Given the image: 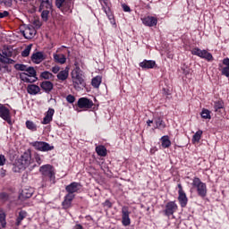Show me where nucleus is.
I'll return each instance as SVG.
<instances>
[{"label": "nucleus", "mask_w": 229, "mask_h": 229, "mask_svg": "<svg viewBox=\"0 0 229 229\" xmlns=\"http://www.w3.org/2000/svg\"><path fill=\"white\" fill-rule=\"evenodd\" d=\"M91 85L94 87V89H99V86L101 85V77L97 76L92 79Z\"/></svg>", "instance_id": "37"}, {"label": "nucleus", "mask_w": 229, "mask_h": 229, "mask_svg": "<svg viewBox=\"0 0 229 229\" xmlns=\"http://www.w3.org/2000/svg\"><path fill=\"white\" fill-rule=\"evenodd\" d=\"M8 199H10V194H8L6 192L0 193V201H2L3 203H6V201H8Z\"/></svg>", "instance_id": "44"}, {"label": "nucleus", "mask_w": 229, "mask_h": 229, "mask_svg": "<svg viewBox=\"0 0 229 229\" xmlns=\"http://www.w3.org/2000/svg\"><path fill=\"white\" fill-rule=\"evenodd\" d=\"M77 105L79 108H84L85 110H89V108H92L94 102H92V100L87 98H79Z\"/></svg>", "instance_id": "13"}, {"label": "nucleus", "mask_w": 229, "mask_h": 229, "mask_svg": "<svg viewBox=\"0 0 229 229\" xmlns=\"http://www.w3.org/2000/svg\"><path fill=\"white\" fill-rule=\"evenodd\" d=\"M26 128L31 131H37V125L32 121L28 120L26 122Z\"/></svg>", "instance_id": "39"}, {"label": "nucleus", "mask_w": 229, "mask_h": 229, "mask_svg": "<svg viewBox=\"0 0 229 229\" xmlns=\"http://www.w3.org/2000/svg\"><path fill=\"white\" fill-rule=\"evenodd\" d=\"M162 148H169L171 146V140H169V136H163L161 138Z\"/></svg>", "instance_id": "36"}, {"label": "nucleus", "mask_w": 229, "mask_h": 229, "mask_svg": "<svg viewBox=\"0 0 229 229\" xmlns=\"http://www.w3.org/2000/svg\"><path fill=\"white\" fill-rule=\"evenodd\" d=\"M20 1H23V3H26L28 0H20Z\"/></svg>", "instance_id": "61"}, {"label": "nucleus", "mask_w": 229, "mask_h": 229, "mask_svg": "<svg viewBox=\"0 0 229 229\" xmlns=\"http://www.w3.org/2000/svg\"><path fill=\"white\" fill-rule=\"evenodd\" d=\"M99 3H101L103 6V10H106L105 6H108V0H99Z\"/></svg>", "instance_id": "56"}, {"label": "nucleus", "mask_w": 229, "mask_h": 229, "mask_svg": "<svg viewBox=\"0 0 229 229\" xmlns=\"http://www.w3.org/2000/svg\"><path fill=\"white\" fill-rule=\"evenodd\" d=\"M1 4H4V6H7L8 8L12 7L13 2L12 0H2Z\"/></svg>", "instance_id": "47"}, {"label": "nucleus", "mask_w": 229, "mask_h": 229, "mask_svg": "<svg viewBox=\"0 0 229 229\" xmlns=\"http://www.w3.org/2000/svg\"><path fill=\"white\" fill-rule=\"evenodd\" d=\"M157 65V63L153 60H144L140 63L141 69H153Z\"/></svg>", "instance_id": "24"}, {"label": "nucleus", "mask_w": 229, "mask_h": 229, "mask_svg": "<svg viewBox=\"0 0 229 229\" xmlns=\"http://www.w3.org/2000/svg\"><path fill=\"white\" fill-rule=\"evenodd\" d=\"M46 8L47 10H53V0H44L40 3L38 12H42Z\"/></svg>", "instance_id": "25"}, {"label": "nucleus", "mask_w": 229, "mask_h": 229, "mask_svg": "<svg viewBox=\"0 0 229 229\" xmlns=\"http://www.w3.org/2000/svg\"><path fill=\"white\" fill-rule=\"evenodd\" d=\"M27 92L30 96H37L40 92V87L35 84H30L27 86Z\"/></svg>", "instance_id": "22"}, {"label": "nucleus", "mask_w": 229, "mask_h": 229, "mask_svg": "<svg viewBox=\"0 0 229 229\" xmlns=\"http://www.w3.org/2000/svg\"><path fill=\"white\" fill-rule=\"evenodd\" d=\"M24 38L31 39L37 35V30L32 25L28 26L25 30L22 31Z\"/></svg>", "instance_id": "15"}, {"label": "nucleus", "mask_w": 229, "mask_h": 229, "mask_svg": "<svg viewBox=\"0 0 229 229\" xmlns=\"http://www.w3.org/2000/svg\"><path fill=\"white\" fill-rule=\"evenodd\" d=\"M96 151L98 157H106V148L103 145L96 147Z\"/></svg>", "instance_id": "32"}, {"label": "nucleus", "mask_w": 229, "mask_h": 229, "mask_svg": "<svg viewBox=\"0 0 229 229\" xmlns=\"http://www.w3.org/2000/svg\"><path fill=\"white\" fill-rule=\"evenodd\" d=\"M81 189V183L73 182L65 187V191L70 196H74V192H79Z\"/></svg>", "instance_id": "11"}, {"label": "nucleus", "mask_w": 229, "mask_h": 229, "mask_svg": "<svg viewBox=\"0 0 229 229\" xmlns=\"http://www.w3.org/2000/svg\"><path fill=\"white\" fill-rule=\"evenodd\" d=\"M6 164V157L4 155H0V165H4Z\"/></svg>", "instance_id": "54"}, {"label": "nucleus", "mask_w": 229, "mask_h": 229, "mask_svg": "<svg viewBox=\"0 0 229 229\" xmlns=\"http://www.w3.org/2000/svg\"><path fill=\"white\" fill-rule=\"evenodd\" d=\"M52 72H54V74H58V72H60V67L59 66L52 67Z\"/></svg>", "instance_id": "57"}, {"label": "nucleus", "mask_w": 229, "mask_h": 229, "mask_svg": "<svg viewBox=\"0 0 229 229\" xmlns=\"http://www.w3.org/2000/svg\"><path fill=\"white\" fill-rule=\"evenodd\" d=\"M163 92L165 96H168L169 95V89H165V88H163Z\"/></svg>", "instance_id": "58"}, {"label": "nucleus", "mask_w": 229, "mask_h": 229, "mask_svg": "<svg viewBox=\"0 0 229 229\" xmlns=\"http://www.w3.org/2000/svg\"><path fill=\"white\" fill-rule=\"evenodd\" d=\"M0 223L2 225V228H6V213L3 208H0Z\"/></svg>", "instance_id": "34"}, {"label": "nucleus", "mask_w": 229, "mask_h": 229, "mask_svg": "<svg viewBox=\"0 0 229 229\" xmlns=\"http://www.w3.org/2000/svg\"><path fill=\"white\" fill-rule=\"evenodd\" d=\"M2 64H15V60L10 57H5L4 58V61L2 62Z\"/></svg>", "instance_id": "48"}, {"label": "nucleus", "mask_w": 229, "mask_h": 229, "mask_svg": "<svg viewBox=\"0 0 229 229\" xmlns=\"http://www.w3.org/2000/svg\"><path fill=\"white\" fill-rule=\"evenodd\" d=\"M2 55H4V58H15L17 56L15 49L12 46H4Z\"/></svg>", "instance_id": "14"}, {"label": "nucleus", "mask_w": 229, "mask_h": 229, "mask_svg": "<svg viewBox=\"0 0 229 229\" xmlns=\"http://www.w3.org/2000/svg\"><path fill=\"white\" fill-rule=\"evenodd\" d=\"M55 6L63 13H67V12H72V0H55Z\"/></svg>", "instance_id": "5"}, {"label": "nucleus", "mask_w": 229, "mask_h": 229, "mask_svg": "<svg viewBox=\"0 0 229 229\" xmlns=\"http://www.w3.org/2000/svg\"><path fill=\"white\" fill-rule=\"evenodd\" d=\"M66 101H67L68 103L72 104V103H74V102L76 101V98H75L74 96H72V95H68V96L66 97Z\"/></svg>", "instance_id": "49"}, {"label": "nucleus", "mask_w": 229, "mask_h": 229, "mask_svg": "<svg viewBox=\"0 0 229 229\" xmlns=\"http://www.w3.org/2000/svg\"><path fill=\"white\" fill-rule=\"evenodd\" d=\"M122 224L123 226H130L131 224V221L130 220V210L126 206L122 208Z\"/></svg>", "instance_id": "12"}, {"label": "nucleus", "mask_w": 229, "mask_h": 229, "mask_svg": "<svg viewBox=\"0 0 229 229\" xmlns=\"http://www.w3.org/2000/svg\"><path fill=\"white\" fill-rule=\"evenodd\" d=\"M213 108L215 112H221L225 108V103L222 100L216 101L214 103Z\"/></svg>", "instance_id": "33"}, {"label": "nucleus", "mask_w": 229, "mask_h": 229, "mask_svg": "<svg viewBox=\"0 0 229 229\" xmlns=\"http://www.w3.org/2000/svg\"><path fill=\"white\" fill-rule=\"evenodd\" d=\"M39 78L42 80H52V78H55V75L51 72L45 71L40 73Z\"/></svg>", "instance_id": "35"}, {"label": "nucleus", "mask_w": 229, "mask_h": 229, "mask_svg": "<svg viewBox=\"0 0 229 229\" xmlns=\"http://www.w3.org/2000/svg\"><path fill=\"white\" fill-rule=\"evenodd\" d=\"M39 173L43 174L44 180H49V182H52L55 183V168L51 165H45L40 166Z\"/></svg>", "instance_id": "3"}, {"label": "nucleus", "mask_w": 229, "mask_h": 229, "mask_svg": "<svg viewBox=\"0 0 229 229\" xmlns=\"http://www.w3.org/2000/svg\"><path fill=\"white\" fill-rule=\"evenodd\" d=\"M201 135H203V131L199 130L192 137V142H199L201 140Z\"/></svg>", "instance_id": "38"}, {"label": "nucleus", "mask_w": 229, "mask_h": 229, "mask_svg": "<svg viewBox=\"0 0 229 229\" xmlns=\"http://www.w3.org/2000/svg\"><path fill=\"white\" fill-rule=\"evenodd\" d=\"M54 60L56 64H65L67 62V58L63 54H55Z\"/></svg>", "instance_id": "30"}, {"label": "nucleus", "mask_w": 229, "mask_h": 229, "mask_svg": "<svg viewBox=\"0 0 229 229\" xmlns=\"http://www.w3.org/2000/svg\"><path fill=\"white\" fill-rule=\"evenodd\" d=\"M191 55H195V56H199V58H203L208 62H212L214 60V56L207 50H201L199 47H195L191 50Z\"/></svg>", "instance_id": "6"}, {"label": "nucleus", "mask_w": 229, "mask_h": 229, "mask_svg": "<svg viewBox=\"0 0 229 229\" xmlns=\"http://www.w3.org/2000/svg\"><path fill=\"white\" fill-rule=\"evenodd\" d=\"M104 12L106 13L109 21H111V24H115V19H114V15L112 14V13L110 11V7H107V10L104 9Z\"/></svg>", "instance_id": "41"}, {"label": "nucleus", "mask_w": 229, "mask_h": 229, "mask_svg": "<svg viewBox=\"0 0 229 229\" xmlns=\"http://www.w3.org/2000/svg\"><path fill=\"white\" fill-rule=\"evenodd\" d=\"M26 217H28V212L24 210L20 211L16 218V223H15L16 226H21V223H22V221L26 219Z\"/></svg>", "instance_id": "28"}, {"label": "nucleus", "mask_w": 229, "mask_h": 229, "mask_svg": "<svg viewBox=\"0 0 229 229\" xmlns=\"http://www.w3.org/2000/svg\"><path fill=\"white\" fill-rule=\"evenodd\" d=\"M142 22L145 24V26H149V28H152L153 26H157V24H158V20L156 17L148 16L142 20Z\"/></svg>", "instance_id": "17"}, {"label": "nucleus", "mask_w": 229, "mask_h": 229, "mask_svg": "<svg viewBox=\"0 0 229 229\" xmlns=\"http://www.w3.org/2000/svg\"><path fill=\"white\" fill-rule=\"evenodd\" d=\"M178 210V205H176V202L174 201H169L166 203L165 207L164 215L166 216V217H171Z\"/></svg>", "instance_id": "9"}, {"label": "nucleus", "mask_w": 229, "mask_h": 229, "mask_svg": "<svg viewBox=\"0 0 229 229\" xmlns=\"http://www.w3.org/2000/svg\"><path fill=\"white\" fill-rule=\"evenodd\" d=\"M152 123H153V120H148L147 122L148 126H151Z\"/></svg>", "instance_id": "60"}, {"label": "nucleus", "mask_w": 229, "mask_h": 229, "mask_svg": "<svg viewBox=\"0 0 229 229\" xmlns=\"http://www.w3.org/2000/svg\"><path fill=\"white\" fill-rule=\"evenodd\" d=\"M33 189L29 188V189H24L21 191V193L19 196V199H21V201H25V199H30L31 196H33Z\"/></svg>", "instance_id": "18"}, {"label": "nucleus", "mask_w": 229, "mask_h": 229, "mask_svg": "<svg viewBox=\"0 0 229 229\" xmlns=\"http://www.w3.org/2000/svg\"><path fill=\"white\" fill-rule=\"evenodd\" d=\"M122 8H123V12H131V9L126 4H123Z\"/></svg>", "instance_id": "55"}, {"label": "nucleus", "mask_w": 229, "mask_h": 229, "mask_svg": "<svg viewBox=\"0 0 229 229\" xmlns=\"http://www.w3.org/2000/svg\"><path fill=\"white\" fill-rule=\"evenodd\" d=\"M40 88L42 89V90H44V92L49 94V92L53 90L54 85L53 82L49 81H44L40 83Z\"/></svg>", "instance_id": "20"}, {"label": "nucleus", "mask_w": 229, "mask_h": 229, "mask_svg": "<svg viewBox=\"0 0 229 229\" xmlns=\"http://www.w3.org/2000/svg\"><path fill=\"white\" fill-rule=\"evenodd\" d=\"M0 117L8 124H12V115L10 114V109L4 106V105L0 104Z\"/></svg>", "instance_id": "10"}, {"label": "nucleus", "mask_w": 229, "mask_h": 229, "mask_svg": "<svg viewBox=\"0 0 229 229\" xmlns=\"http://www.w3.org/2000/svg\"><path fill=\"white\" fill-rule=\"evenodd\" d=\"M154 123L156 124L155 128L157 130H164L165 128V122H164V118L157 116L154 119Z\"/></svg>", "instance_id": "26"}, {"label": "nucleus", "mask_w": 229, "mask_h": 229, "mask_svg": "<svg viewBox=\"0 0 229 229\" xmlns=\"http://www.w3.org/2000/svg\"><path fill=\"white\" fill-rule=\"evenodd\" d=\"M75 195H65L64 199L62 202V207L64 210H68V208H71L72 207V199H74Z\"/></svg>", "instance_id": "16"}, {"label": "nucleus", "mask_w": 229, "mask_h": 229, "mask_svg": "<svg viewBox=\"0 0 229 229\" xmlns=\"http://www.w3.org/2000/svg\"><path fill=\"white\" fill-rule=\"evenodd\" d=\"M200 115L202 119H212V116L210 115V111L208 109H202Z\"/></svg>", "instance_id": "40"}, {"label": "nucleus", "mask_w": 229, "mask_h": 229, "mask_svg": "<svg viewBox=\"0 0 229 229\" xmlns=\"http://www.w3.org/2000/svg\"><path fill=\"white\" fill-rule=\"evenodd\" d=\"M69 78V68H65V70H63L58 72L57 74V80L60 81H65Z\"/></svg>", "instance_id": "27"}, {"label": "nucleus", "mask_w": 229, "mask_h": 229, "mask_svg": "<svg viewBox=\"0 0 229 229\" xmlns=\"http://www.w3.org/2000/svg\"><path fill=\"white\" fill-rule=\"evenodd\" d=\"M32 45L27 46V47L21 52V56L23 58H26L27 56H30V52L31 51Z\"/></svg>", "instance_id": "43"}, {"label": "nucleus", "mask_w": 229, "mask_h": 229, "mask_svg": "<svg viewBox=\"0 0 229 229\" xmlns=\"http://www.w3.org/2000/svg\"><path fill=\"white\" fill-rule=\"evenodd\" d=\"M30 145L34 149H37V151H52V149H55L54 146L49 145V143L46 141H33L30 142Z\"/></svg>", "instance_id": "7"}, {"label": "nucleus", "mask_w": 229, "mask_h": 229, "mask_svg": "<svg viewBox=\"0 0 229 229\" xmlns=\"http://www.w3.org/2000/svg\"><path fill=\"white\" fill-rule=\"evenodd\" d=\"M41 19L47 22L49 21V9L43 10L41 13Z\"/></svg>", "instance_id": "42"}, {"label": "nucleus", "mask_w": 229, "mask_h": 229, "mask_svg": "<svg viewBox=\"0 0 229 229\" xmlns=\"http://www.w3.org/2000/svg\"><path fill=\"white\" fill-rule=\"evenodd\" d=\"M10 15V13L8 11H4L3 13H0V19H4V17H8Z\"/></svg>", "instance_id": "53"}, {"label": "nucleus", "mask_w": 229, "mask_h": 229, "mask_svg": "<svg viewBox=\"0 0 229 229\" xmlns=\"http://www.w3.org/2000/svg\"><path fill=\"white\" fill-rule=\"evenodd\" d=\"M31 60L34 62V64H40L46 60V57L44 56V53L37 52L31 55Z\"/></svg>", "instance_id": "21"}, {"label": "nucleus", "mask_w": 229, "mask_h": 229, "mask_svg": "<svg viewBox=\"0 0 229 229\" xmlns=\"http://www.w3.org/2000/svg\"><path fill=\"white\" fill-rule=\"evenodd\" d=\"M75 65H76L75 69H73L71 73L73 87L77 90H83V89H85L87 84L85 82V79H83L81 69L80 68V66H78V64H75Z\"/></svg>", "instance_id": "2"}, {"label": "nucleus", "mask_w": 229, "mask_h": 229, "mask_svg": "<svg viewBox=\"0 0 229 229\" xmlns=\"http://www.w3.org/2000/svg\"><path fill=\"white\" fill-rule=\"evenodd\" d=\"M14 1H16V2H17V0H14Z\"/></svg>", "instance_id": "63"}, {"label": "nucleus", "mask_w": 229, "mask_h": 229, "mask_svg": "<svg viewBox=\"0 0 229 229\" xmlns=\"http://www.w3.org/2000/svg\"><path fill=\"white\" fill-rule=\"evenodd\" d=\"M32 24H33V28H35V30H40V28L42 26V22H40V20H34Z\"/></svg>", "instance_id": "46"}, {"label": "nucleus", "mask_w": 229, "mask_h": 229, "mask_svg": "<svg viewBox=\"0 0 229 229\" xmlns=\"http://www.w3.org/2000/svg\"><path fill=\"white\" fill-rule=\"evenodd\" d=\"M223 65H225V67L219 69V71L222 76H225L226 78H229V58L228 57L223 59Z\"/></svg>", "instance_id": "19"}, {"label": "nucleus", "mask_w": 229, "mask_h": 229, "mask_svg": "<svg viewBox=\"0 0 229 229\" xmlns=\"http://www.w3.org/2000/svg\"><path fill=\"white\" fill-rule=\"evenodd\" d=\"M27 72V76H29V78H34V80H36L37 77V70H35L34 67L32 66H27V71H25Z\"/></svg>", "instance_id": "31"}, {"label": "nucleus", "mask_w": 229, "mask_h": 229, "mask_svg": "<svg viewBox=\"0 0 229 229\" xmlns=\"http://www.w3.org/2000/svg\"><path fill=\"white\" fill-rule=\"evenodd\" d=\"M0 71L2 72H10V70L8 69V65H1L0 64Z\"/></svg>", "instance_id": "52"}, {"label": "nucleus", "mask_w": 229, "mask_h": 229, "mask_svg": "<svg viewBox=\"0 0 229 229\" xmlns=\"http://www.w3.org/2000/svg\"><path fill=\"white\" fill-rule=\"evenodd\" d=\"M219 67H223V65L219 64Z\"/></svg>", "instance_id": "62"}, {"label": "nucleus", "mask_w": 229, "mask_h": 229, "mask_svg": "<svg viewBox=\"0 0 229 229\" xmlns=\"http://www.w3.org/2000/svg\"><path fill=\"white\" fill-rule=\"evenodd\" d=\"M4 60V55L0 53V62H1V64H3Z\"/></svg>", "instance_id": "59"}, {"label": "nucleus", "mask_w": 229, "mask_h": 229, "mask_svg": "<svg viewBox=\"0 0 229 229\" xmlns=\"http://www.w3.org/2000/svg\"><path fill=\"white\" fill-rule=\"evenodd\" d=\"M14 69H16V71H25L26 72L28 69V65L16 64L14 65Z\"/></svg>", "instance_id": "45"}, {"label": "nucleus", "mask_w": 229, "mask_h": 229, "mask_svg": "<svg viewBox=\"0 0 229 229\" xmlns=\"http://www.w3.org/2000/svg\"><path fill=\"white\" fill-rule=\"evenodd\" d=\"M53 115H55V109L49 108L43 119L42 124H49L53 121Z\"/></svg>", "instance_id": "23"}, {"label": "nucleus", "mask_w": 229, "mask_h": 229, "mask_svg": "<svg viewBox=\"0 0 229 229\" xmlns=\"http://www.w3.org/2000/svg\"><path fill=\"white\" fill-rule=\"evenodd\" d=\"M192 186L196 187L198 196L200 198H205L207 196V184L201 182L199 177H194L192 182Z\"/></svg>", "instance_id": "4"}, {"label": "nucleus", "mask_w": 229, "mask_h": 229, "mask_svg": "<svg viewBox=\"0 0 229 229\" xmlns=\"http://www.w3.org/2000/svg\"><path fill=\"white\" fill-rule=\"evenodd\" d=\"M31 150L24 152L15 162L13 171L14 173H21L31 164Z\"/></svg>", "instance_id": "1"}, {"label": "nucleus", "mask_w": 229, "mask_h": 229, "mask_svg": "<svg viewBox=\"0 0 229 229\" xmlns=\"http://www.w3.org/2000/svg\"><path fill=\"white\" fill-rule=\"evenodd\" d=\"M34 157H35V160H36L38 165H40L42 164V158L40 157V155L36 153Z\"/></svg>", "instance_id": "51"}, {"label": "nucleus", "mask_w": 229, "mask_h": 229, "mask_svg": "<svg viewBox=\"0 0 229 229\" xmlns=\"http://www.w3.org/2000/svg\"><path fill=\"white\" fill-rule=\"evenodd\" d=\"M178 187V201L182 207V208H185L187 207V203H189V199L187 198V194H185V191H183V187L182 186V183H179L177 185Z\"/></svg>", "instance_id": "8"}, {"label": "nucleus", "mask_w": 229, "mask_h": 229, "mask_svg": "<svg viewBox=\"0 0 229 229\" xmlns=\"http://www.w3.org/2000/svg\"><path fill=\"white\" fill-rule=\"evenodd\" d=\"M20 80H21V81H24V83H35V81H38V78L32 79V80L29 79L27 72L20 73Z\"/></svg>", "instance_id": "29"}, {"label": "nucleus", "mask_w": 229, "mask_h": 229, "mask_svg": "<svg viewBox=\"0 0 229 229\" xmlns=\"http://www.w3.org/2000/svg\"><path fill=\"white\" fill-rule=\"evenodd\" d=\"M102 205L106 208H112L114 207V204L109 199H106Z\"/></svg>", "instance_id": "50"}]
</instances>
